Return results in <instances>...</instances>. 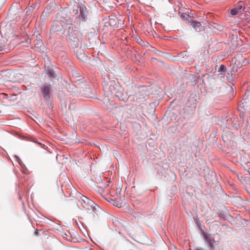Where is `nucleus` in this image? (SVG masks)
Wrapping results in <instances>:
<instances>
[{
  "instance_id": "4",
  "label": "nucleus",
  "mask_w": 250,
  "mask_h": 250,
  "mask_svg": "<svg viewBox=\"0 0 250 250\" xmlns=\"http://www.w3.org/2000/svg\"><path fill=\"white\" fill-rule=\"evenodd\" d=\"M79 31L74 30L73 28L69 27L68 31L67 38L70 45L75 48L79 46L80 44V39L79 37Z\"/></svg>"
},
{
  "instance_id": "1",
  "label": "nucleus",
  "mask_w": 250,
  "mask_h": 250,
  "mask_svg": "<svg viewBox=\"0 0 250 250\" xmlns=\"http://www.w3.org/2000/svg\"><path fill=\"white\" fill-rule=\"evenodd\" d=\"M157 93H149L148 89L143 88L136 93L133 97L136 98L138 104H144L145 102L149 105V108L156 109L159 104V101L163 97V91L160 88H158Z\"/></svg>"
},
{
  "instance_id": "15",
  "label": "nucleus",
  "mask_w": 250,
  "mask_h": 250,
  "mask_svg": "<svg viewBox=\"0 0 250 250\" xmlns=\"http://www.w3.org/2000/svg\"><path fill=\"white\" fill-rule=\"evenodd\" d=\"M238 9L237 8H234L232 9L230 11V14L232 15H236L238 14Z\"/></svg>"
},
{
  "instance_id": "3",
  "label": "nucleus",
  "mask_w": 250,
  "mask_h": 250,
  "mask_svg": "<svg viewBox=\"0 0 250 250\" xmlns=\"http://www.w3.org/2000/svg\"><path fill=\"white\" fill-rule=\"evenodd\" d=\"M73 12L76 18L81 21H85L87 19V11L86 7L80 3L75 5Z\"/></svg>"
},
{
  "instance_id": "9",
  "label": "nucleus",
  "mask_w": 250,
  "mask_h": 250,
  "mask_svg": "<svg viewBox=\"0 0 250 250\" xmlns=\"http://www.w3.org/2000/svg\"><path fill=\"white\" fill-rule=\"evenodd\" d=\"M190 25L192 28L197 32H200L202 29V24L200 22L196 21L191 19Z\"/></svg>"
},
{
  "instance_id": "19",
  "label": "nucleus",
  "mask_w": 250,
  "mask_h": 250,
  "mask_svg": "<svg viewBox=\"0 0 250 250\" xmlns=\"http://www.w3.org/2000/svg\"><path fill=\"white\" fill-rule=\"evenodd\" d=\"M37 43L38 44H42V42L41 40H38V41H37Z\"/></svg>"
},
{
  "instance_id": "10",
  "label": "nucleus",
  "mask_w": 250,
  "mask_h": 250,
  "mask_svg": "<svg viewBox=\"0 0 250 250\" xmlns=\"http://www.w3.org/2000/svg\"><path fill=\"white\" fill-rule=\"evenodd\" d=\"M82 95L85 97H91V89L89 86L86 87L83 90Z\"/></svg>"
},
{
  "instance_id": "21",
  "label": "nucleus",
  "mask_w": 250,
  "mask_h": 250,
  "mask_svg": "<svg viewBox=\"0 0 250 250\" xmlns=\"http://www.w3.org/2000/svg\"><path fill=\"white\" fill-rule=\"evenodd\" d=\"M40 145L42 147V146H44V145L42 144L41 143H39Z\"/></svg>"
},
{
  "instance_id": "16",
  "label": "nucleus",
  "mask_w": 250,
  "mask_h": 250,
  "mask_svg": "<svg viewBox=\"0 0 250 250\" xmlns=\"http://www.w3.org/2000/svg\"><path fill=\"white\" fill-rule=\"evenodd\" d=\"M226 70V67L224 65H221L219 68H218V71L219 72H225Z\"/></svg>"
},
{
  "instance_id": "14",
  "label": "nucleus",
  "mask_w": 250,
  "mask_h": 250,
  "mask_svg": "<svg viewBox=\"0 0 250 250\" xmlns=\"http://www.w3.org/2000/svg\"><path fill=\"white\" fill-rule=\"evenodd\" d=\"M47 74L48 76L51 78H54L55 77V72L53 70L48 71L47 72Z\"/></svg>"
},
{
  "instance_id": "2",
  "label": "nucleus",
  "mask_w": 250,
  "mask_h": 250,
  "mask_svg": "<svg viewBox=\"0 0 250 250\" xmlns=\"http://www.w3.org/2000/svg\"><path fill=\"white\" fill-rule=\"evenodd\" d=\"M103 88L108 96H114L118 98L119 100H123V88L118 83L105 85Z\"/></svg>"
},
{
  "instance_id": "11",
  "label": "nucleus",
  "mask_w": 250,
  "mask_h": 250,
  "mask_svg": "<svg viewBox=\"0 0 250 250\" xmlns=\"http://www.w3.org/2000/svg\"><path fill=\"white\" fill-rule=\"evenodd\" d=\"M205 239L208 242V243L209 244V245L212 247L215 243V241L214 240V239L208 235L205 234L204 235Z\"/></svg>"
},
{
  "instance_id": "7",
  "label": "nucleus",
  "mask_w": 250,
  "mask_h": 250,
  "mask_svg": "<svg viewBox=\"0 0 250 250\" xmlns=\"http://www.w3.org/2000/svg\"><path fill=\"white\" fill-rule=\"evenodd\" d=\"M40 88L44 99L46 101L49 100L51 96V85L50 84L42 85Z\"/></svg>"
},
{
  "instance_id": "5",
  "label": "nucleus",
  "mask_w": 250,
  "mask_h": 250,
  "mask_svg": "<svg viewBox=\"0 0 250 250\" xmlns=\"http://www.w3.org/2000/svg\"><path fill=\"white\" fill-rule=\"evenodd\" d=\"M80 202L81 203L82 206L87 210H92L93 212L97 214L98 210L101 208L98 206H94L95 203L89 198L85 196L80 194Z\"/></svg>"
},
{
  "instance_id": "8",
  "label": "nucleus",
  "mask_w": 250,
  "mask_h": 250,
  "mask_svg": "<svg viewBox=\"0 0 250 250\" xmlns=\"http://www.w3.org/2000/svg\"><path fill=\"white\" fill-rule=\"evenodd\" d=\"M112 222L114 226L117 228L121 227L125 228L126 227V225H127V223L125 221L115 217L112 218Z\"/></svg>"
},
{
  "instance_id": "17",
  "label": "nucleus",
  "mask_w": 250,
  "mask_h": 250,
  "mask_svg": "<svg viewBox=\"0 0 250 250\" xmlns=\"http://www.w3.org/2000/svg\"><path fill=\"white\" fill-rule=\"evenodd\" d=\"M112 101H110V100L109 99H108L107 98H105L104 99V103L107 105L108 106V105H111L112 104Z\"/></svg>"
},
{
  "instance_id": "6",
  "label": "nucleus",
  "mask_w": 250,
  "mask_h": 250,
  "mask_svg": "<svg viewBox=\"0 0 250 250\" xmlns=\"http://www.w3.org/2000/svg\"><path fill=\"white\" fill-rule=\"evenodd\" d=\"M50 31L53 33L62 34L64 32L63 25L59 21L54 22Z\"/></svg>"
},
{
  "instance_id": "13",
  "label": "nucleus",
  "mask_w": 250,
  "mask_h": 250,
  "mask_svg": "<svg viewBox=\"0 0 250 250\" xmlns=\"http://www.w3.org/2000/svg\"><path fill=\"white\" fill-rule=\"evenodd\" d=\"M181 18L183 19V20H185L186 21L187 20H188L189 21V19H190V20L191 19L190 16L188 15V14H187L186 13H183L181 15Z\"/></svg>"
},
{
  "instance_id": "20",
  "label": "nucleus",
  "mask_w": 250,
  "mask_h": 250,
  "mask_svg": "<svg viewBox=\"0 0 250 250\" xmlns=\"http://www.w3.org/2000/svg\"><path fill=\"white\" fill-rule=\"evenodd\" d=\"M243 6L242 5H241L240 7H239V8H237V9H238V10L239 9H241L242 8Z\"/></svg>"
},
{
  "instance_id": "12",
  "label": "nucleus",
  "mask_w": 250,
  "mask_h": 250,
  "mask_svg": "<svg viewBox=\"0 0 250 250\" xmlns=\"http://www.w3.org/2000/svg\"><path fill=\"white\" fill-rule=\"evenodd\" d=\"M247 102L246 99H243L241 101V104L240 105V107L245 109L247 108H249L248 105H247Z\"/></svg>"
},
{
  "instance_id": "18",
  "label": "nucleus",
  "mask_w": 250,
  "mask_h": 250,
  "mask_svg": "<svg viewBox=\"0 0 250 250\" xmlns=\"http://www.w3.org/2000/svg\"><path fill=\"white\" fill-rule=\"evenodd\" d=\"M110 182V181H109H109H108L107 182L106 184L104 186V187H102V188H105V187H106L107 186H108L109 183Z\"/></svg>"
}]
</instances>
